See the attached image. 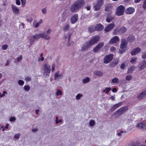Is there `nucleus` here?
I'll return each mask as SVG.
<instances>
[{"label":"nucleus","mask_w":146,"mask_h":146,"mask_svg":"<svg viewBox=\"0 0 146 146\" xmlns=\"http://www.w3.org/2000/svg\"><path fill=\"white\" fill-rule=\"evenodd\" d=\"M111 8L110 7L107 6L105 7V10L106 11H109L110 13L111 14L112 13L111 11L110 10Z\"/></svg>","instance_id":"nucleus-43"},{"label":"nucleus","mask_w":146,"mask_h":146,"mask_svg":"<svg viewBox=\"0 0 146 146\" xmlns=\"http://www.w3.org/2000/svg\"><path fill=\"white\" fill-rule=\"evenodd\" d=\"M104 29V26L100 23L97 24L95 27V30L96 31H100Z\"/></svg>","instance_id":"nucleus-19"},{"label":"nucleus","mask_w":146,"mask_h":146,"mask_svg":"<svg viewBox=\"0 0 146 146\" xmlns=\"http://www.w3.org/2000/svg\"><path fill=\"white\" fill-rule=\"evenodd\" d=\"M137 127L139 129H141L144 130L146 129L145 125L142 123L138 124L137 125Z\"/></svg>","instance_id":"nucleus-20"},{"label":"nucleus","mask_w":146,"mask_h":146,"mask_svg":"<svg viewBox=\"0 0 146 146\" xmlns=\"http://www.w3.org/2000/svg\"><path fill=\"white\" fill-rule=\"evenodd\" d=\"M12 11L13 13L14 14L17 15L19 14L20 10L19 8L14 5H12Z\"/></svg>","instance_id":"nucleus-9"},{"label":"nucleus","mask_w":146,"mask_h":146,"mask_svg":"<svg viewBox=\"0 0 146 146\" xmlns=\"http://www.w3.org/2000/svg\"><path fill=\"white\" fill-rule=\"evenodd\" d=\"M133 76L131 75H128L125 77V79L127 81H129L132 79Z\"/></svg>","instance_id":"nucleus-32"},{"label":"nucleus","mask_w":146,"mask_h":146,"mask_svg":"<svg viewBox=\"0 0 146 146\" xmlns=\"http://www.w3.org/2000/svg\"><path fill=\"white\" fill-rule=\"evenodd\" d=\"M22 59V56L20 55L19 57H18L17 58V61L18 62L20 61Z\"/></svg>","instance_id":"nucleus-59"},{"label":"nucleus","mask_w":146,"mask_h":146,"mask_svg":"<svg viewBox=\"0 0 146 146\" xmlns=\"http://www.w3.org/2000/svg\"><path fill=\"white\" fill-rule=\"evenodd\" d=\"M21 2V6L22 7H24L26 4V1L25 0H20Z\"/></svg>","instance_id":"nucleus-46"},{"label":"nucleus","mask_w":146,"mask_h":146,"mask_svg":"<svg viewBox=\"0 0 146 146\" xmlns=\"http://www.w3.org/2000/svg\"><path fill=\"white\" fill-rule=\"evenodd\" d=\"M90 79L89 77H87L83 80V83L84 84H86L89 82L90 81Z\"/></svg>","instance_id":"nucleus-33"},{"label":"nucleus","mask_w":146,"mask_h":146,"mask_svg":"<svg viewBox=\"0 0 146 146\" xmlns=\"http://www.w3.org/2000/svg\"><path fill=\"white\" fill-rule=\"evenodd\" d=\"M18 83L20 86H23L24 84V82L22 80H19L18 81Z\"/></svg>","instance_id":"nucleus-41"},{"label":"nucleus","mask_w":146,"mask_h":146,"mask_svg":"<svg viewBox=\"0 0 146 146\" xmlns=\"http://www.w3.org/2000/svg\"><path fill=\"white\" fill-rule=\"evenodd\" d=\"M127 42L125 39H123L121 40V43L120 45V48L122 49L119 50L120 53L123 54L125 51L126 50L125 48L127 47Z\"/></svg>","instance_id":"nucleus-4"},{"label":"nucleus","mask_w":146,"mask_h":146,"mask_svg":"<svg viewBox=\"0 0 146 146\" xmlns=\"http://www.w3.org/2000/svg\"><path fill=\"white\" fill-rule=\"evenodd\" d=\"M40 38L44 39L46 40H49L50 39L49 36L45 33H40L35 35H33L31 37L30 42L31 44H33L36 40H37Z\"/></svg>","instance_id":"nucleus-1"},{"label":"nucleus","mask_w":146,"mask_h":146,"mask_svg":"<svg viewBox=\"0 0 146 146\" xmlns=\"http://www.w3.org/2000/svg\"><path fill=\"white\" fill-rule=\"evenodd\" d=\"M115 27V25L113 23H111L108 25L105 29L104 30L106 32H109L112 30Z\"/></svg>","instance_id":"nucleus-16"},{"label":"nucleus","mask_w":146,"mask_h":146,"mask_svg":"<svg viewBox=\"0 0 146 146\" xmlns=\"http://www.w3.org/2000/svg\"><path fill=\"white\" fill-rule=\"evenodd\" d=\"M114 17L111 16H109L107 18L106 21L107 22L109 23L114 19Z\"/></svg>","instance_id":"nucleus-37"},{"label":"nucleus","mask_w":146,"mask_h":146,"mask_svg":"<svg viewBox=\"0 0 146 146\" xmlns=\"http://www.w3.org/2000/svg\"><path fill=\"white\" fill-rule=\"evenodd\" d=\"M135 67L134 66H131L129 68L127 71V73L128 74L131 73L133 72V71L135 70Z\"/></svg>","instance_id":"nucleus-27"},{"label":"nucleus","mask_w":146,"mask_h":146,"mask_svg":"<svg viewBox=\"0 0 146 146\" xmlns=\"http://www.w3.org/2000/svg\"><path fill=\"white\" fill-rule=\"evenodd\" d=\"M88 30L90 32H92L94 31V28L93 26H91L88 28Z\"/></svg>","instance_id":"nucleus-47"},{"label":"nucleus","mask_w":146,"mask_h":146,"mask_svg":"<svg viewBox=\"0 0 146 146\" xmlns=\"http://www.w3.org/2000/svg\"><path fill=\"white\" fill-rule=\"evenodd\" d=\"M89 45L88 43H85L82 48V50L84 51L86 50L89 47Z\"/></svg>","instance_id":"nucleus-30"},{"label":"nucleus","mask_w":146,"mask_h":146,"mask_svg":"<svg viewBox=\"0 0 146 146\" xmlns=\"http://www.w3.org/2000/svg\"><path fill=\"white\" fill-rule=\"evenodd\" d=\"M113 55L110 54L107 55L104 59V62L105 63L107 64L111 61L113 58Z\"/></svg>","instance_id":"nucleus-10"},{"label":"nucleus","mask_w":146,"mask_h":146,"mask_svg":"<svg viewBox=\"0 0 146 146\" xmlns=\"http://www.w3.org/2000/svg\"><path fill=\"white\" fill-rule=\"evenodd\" d=\"M100 39L98 36H95L92 37L89 41V44L90 45H92L98 41Z\"/></svg>","instance_id":"nucleus-8"},{"label":"nucleus","mask_w":146,"mask_h":146,"mask_svg":"<svg viewBox=\"0 0 146 146\" xmlns=\"http://www.w3.org/2000/svg\"><path fill=\"white\" fill-rule=\"evenodd\" d=\"M85 8L87 10H89L91 8V6L90 5H87L85 6Z\"/></svg>","instance_id":"nucleus-57"},{"label":"nucleus","mask_w":146,"mask_h":146,"mask_svg":"<svg viewBox=\"0 0 146 146\" xmlns=\"http://www.w3.org/2000/svg\"><path fill=\"white\" fill-rule=\"evenodd\" d=\"M123 133V131H120V132L119 133H117V135L118 136H121L122 134V133Z\"/></svg>","instance_id":"nucleus-64"},{"label":"nucleus","mask_w":146,"mask_h":146,"mask_svg":"<svg viewBox=\"0 0 146 146\" xmlns=\"http://www.w3.org/2000/svg\"><path fill=\"white\" fill-rule=\"evenodd\" d=\"M43 54L41 53L40 54V57L38 58V60L39 61H42L44 60V58L43 57Z\"/></svg>","instance_id":"nucleus-45"},{"label":"nucleus","mask_w":146,"mask_h":146,"mask_svg":"<svg viewBox=\"0 0 146 146\" xmlns=\"http://www.w3.org/2000/svg\"><path fill=\"white\" fill-rule=\"evenodd\" d=\"M146 96V90L141 93L137 96V98L141 100L143 98Z\"/></svg>","instance_id":"nucleus-22"},{"label":"nucleus","mask_w":146,"mask_h":146,"mask_svg":"<svg viewBox=\"0 0 146 146\" xmlns=\"http://www.w3.org/2000/svg\"><path fill=\"white\" fill-rule=\"evenodd\" d=\"M71 34L69 33H68L65 35L63 38V40L65 43L67 45H70L69 41Z\"/></svg>","instance_id":"nucleus-7"},{"label":"nucleus","mask_w":146,"mask_h":146,"mask_svg":"<svg viewBox=\"0 0 146 146\" xmlns=\"http://www.w3.org/2000/svg\"><path fill=\"white\" fill-rule=\"evenodd\" d=\"M111 89L110 87H106L103 90V91L106 94H108L109 93V91H110Z\"/></svg>","instance_id":"nucleus-31"},{"label":"nucleus","mask_w":146,"mask_h":146,"mask_svg":"<svg viewBox=\"0 0 146 146\" xmlns=\"http://www.w3.org/2000/svg\"><path fill=\"white\" fill-rule=\"evenodd\" d=\"M7 94V92L6 91H3V94H2V95L1 96V98L3 97V96H5V95L6 94Z\"/></svg>","instance_id":"nucleus-60"},{"label":"nucleus","mask_w":146,"mask_h":146,"mask_svg":"<svg viewBox=\"0 0 146 146\" xmlns=\"http://www.w3.org/2000/svg\"><path fill=\"white\" fill-rule=\"evenodd\" d=\"M52 32V30L51 29H48L47 32V34H46L45 33H45L47 35V36H49L48 35H50V33Z\"/></svg>","instance_id":"nucleus-49"},{"label":"nucleus","mask_w":146,"mask_h":146,"mask_svg":"<svg viewBox=\"0 0 146 146\" xmlns=\"http://www.w3.org/2000/svg\"><path fill=\"white\" fill-rule=\"evenodd\" d=\"M119 79L116 77L114 78H113L111 82V84H115L118 82L119 81Z\"/></svg>","instance_id":"nucleus-29"},{"label":"nucleus","mask_w":146,"mask_h":146,"mask_svg":"<svg viewBox=\"0 0 146 146\" xmlns=\"http://www.w3.org/2000/svg\"><path fill=\"white\" fill-rule=\"evenodd\" d=\"M146 66V60H143L142 61L139 65V70H140L144 69Z\"/></svg>","instance_id":"nucleus-11"},{"label":"nucleus","mask_w":146,"mask_h":146,"mask_svg":"<svg viewBox=\"0 0 146 146\" xmlns=\"http://www.w3.org/2000/svg\"><path fill=\"white\" fill-rule=\"evenodd\" d=\"M127 108L126 107H122L119 108L116 112L119 115L122 114L124 112L127 111Z\"/></svg>","instance_id":"nucleus-21"},{"label":"nucleus","mask_w":146,"mask_h":146,"mask_svg":"<svg viewBox=\"0 0 146 146\" xmlns=\"http://www.w3.org/2000/svg\"><path fill=\"white\" fill-rule=\"evenodd\" d=\"M142 7L144 9H146V0L144 1Z\"/></svg>","instance_id":"nucleus-52"},{"label":"nucleus","mask_w":146,"mask_h":146,"mask_svg":"<svg viewBox=\"0 0 146 146\" xmlns=\"http://www.w3.org/2000/svg\"><path fill=\"white\" fill-rule=\"evenodd\" d=\"M103 4V0H98L96 2V4L93 7L94 10L96 11L100 10Z\"/></svg>","instance_id":"nucleus-6"},{"label":"nucleus","mask_w":146,"mask_h":146,"mask_svg":"<svg viewBox=\"0 0 146 146\" xmlns=\"http://www.w3.org/2000/svg\"><path fill=\"white\" fill-rule=\"evenodd\" d=\"M135 39V37L134 36L132 35H131L129 36L127 38L128 40L130 42H133Z\"/></svg>","instance_id":"nucleus-26"},{"label":"nucleus","mask_w":146,"mask_h":146,"mask_svg":"<svg viewBox=\"0 0 146 146\" xmlns=\"http://www.w3.org/2000/svg\"><path fill=\"white\" fill-rule=\"evenodd\" d=\"M47 9L46 8H43L42 10V12L43 14H45L46 13Z\"/></svg>","instance_id":"nucleus-54"},{"label":"nucleus","mask_w":146,"mask_h":146,"mask_svg":"<svg viewBox=\"0 0 146 146\" xmlns=\"http://www.w3.org/2000/svg\"><path fill=\"white\" fill-rule=\"evenodd\" d=\"M125 7L122 5L118 7L116 10L115 14L116 15L119 16L123 15L124 13Z\"/></svg>","instance_id":"nucleus-5"},{"label":"nucleus","mask_w":146,"mask_h":146,"mask_svg":"<svg viewBox=\"0 0 146 146\" xmlns=\"http://www.w3.org/2000/svg\"><path fill=\"white\" fill-rule=\"evenodd\" d=\"M16 4L18 5H19L21 4V2L19 0H15Z\"/></svg>","instance_id":"nucleus-58"},{"label":"nucleus","mask_w":146,"mask_h":146,"mask_svg":"<svg viewBox=\"0 0 146 146\" xmlns=\"http://www.w3.org/2000/svg\"><path fill=\"white\" fill-rule=\"evenodd\" d=\"M125 63H126V62H123L121 64L120 66V68L121 69H124L126 66Z\"/></svg>","instance_id":"nucleus-50"},{"label":"nucleus","mask_w":146,"mask_h":146,"mask_svg":"<svg viewBox=\"0 0 146 146\" xmlns=\"http://www.w3.org/2000/svg\"><path fill=\"white\" fill-rule=\"evenodd\" d=\"M16 118L15 117H12L10 118L9 121H15Z\"/></svg>","instance_id":"nucleus-56"},{"label":"nucleus","mask_w":146,"mask_h":146,"mask_svg":"<svg viewBox=\"0 0 146 146\" xmlns=\"http://www.w3.org/2000/svg\"><path fill=\"white\" fill-rule=\"evenodd\" d=\"M62 94V91L59 89L57 90L56 94L57 96H61Z\"/></svg>","instance_id":"nucleus-38"},{"label":"nucleus","mask_w":146,"mask_h":146,"mask_svg":"<svg viewBox=\"0 0 146 146\" xmlns=\"http://www.w3.org/2000/svg\"><path fill=\"white\" fill-rule=\"evenodd\" d=\"M95 124V122L93 120H91L89 122V125L90 127H93Z\"/></svg>","instance_id":"nucleus-34"},{"label":"nucleus","mask_w":146,"mask_h":146,"mask_svg":"<svg viewBox=\"0 0 146 146\" xmlns=\"http://www.w3.org/2000/svg\"><path fill=\"white\" fill-rule=\"evenodd\" d=\"M122 105V102H119L117 104L114 105L112 106L111 107V111H113L115 110V109L119 107L120 106Z\"/></svg>","instance_id":"nucleus-23"},{"label":"nucleus","mask_w":146,"mask_h":146,"mask_svg":"<svg viewBox=\"0 0 146 146\" xmlns=\"http://www.w3.org/2000/svg\"><path fill=\"white\" fill-rule=\"evenodd\" d=\"M42 70L43 71V74L44 76H48L51 71L50 65L47 64H44L42 68Z\"/></svg>","instance_id":"nucleus-3"},{"label":"nucleus","mask_w":146,"mask_h":146,"mask_svg":"<svg viewBox=\"0 0 146 146\" xmlns=\"http://www.w3.org/2000/svg\"><path fill=\"white\" fill-rule=\"evenodd\" d=\"M85 4L83 0H79L75 2L70 7V9L72 12H75L78 11Z\"/></svg>","instance_id":"nucleus-2"},{"label":"nucleus","mask_w":146,"mask_h":146,"mask_svg":"<svg viewBox=\"0 0 146 146\" xmlns=\"http://www.w3.org/2000/svg\"><path fill=\"white\" fill-rule=\"evenodd\" d=\"M56 124H58L59 123H61L62 121V119H58V116L56 117Z\"/></svg>","instance_id":"nucleus-42"},{"label":"nucleus","mask_w":146,"mask_h":146,"mask_svg":"<svg viewBox=\"0 0 146 146\" xmlns=\"http://www.w3.org/2000/svg\"><path fill=\"white\" fill-rule=\"evenodd\" d=\"M119 39L118 36H115L111 38L109 42L110 44H113L119 41Z\"/></svg>","instance_id":"nucleus-18"},{"label":"nucleus","mask_w":146,"mask_h":146,"mask_svg":"<svg viewBox=\"0 0 146 146\" xmlns=\"http://www.w3.org/2000/svg\"><path fill=\"white\" fill-rule=\"evenodd\" d=\"M62 21H64L67 17V15L66 12H64L62 15Z\"/></svg>","instance_id":"nucleus-40"},{"label":"nucleus","mask_w":146,"mask_h":146,"mask_svg":"<svg viewBox=\"0 0 146 146\" xmlns=\"http://www.w3.org/2000/svg\"><path fill=\"white\" fill-rule=\"evenodd\" d=\"M83 97V95L80 94H78L76 96V99L77 100H79L80 99V98Z\"/></svg>","instance_id":"nucleus-36"},{"label":"nucleus","mask_w":146,"mask_h":146,"mask_svg":"<svg viewBox=\"0 0 146 146\" xmlns=\"http://www.w3.org/2000/svg\"><path fill=\"white\" fill-rule=\"evenodd\" d=\"M104 45L103 42H101L99 43L93 49V51L94 52H96L98 51L101 48V47Z\"/></svg>","instance_id":"nucleus-13"},{"label":"nucleus","mask_w":146,"mask_h":146,"mask_svg":"<svg viewBox=\"0 0 146 146\" xmlns=\"http://www.w3.org/2000/svg\"><path fill=\"white\" fill-rule=\"evenodd\" d=\"M27 20L28 22L29 23H31V22L33 20V19L32 17H31L29 19H27Z\"/></svg>","instance_id":"nucleus-63"},{"label":"nucleus","mask_w":146,"mask_h":146,"mask_svg":"<svg viewBox=\"0 0 146 146\" xmlns=\"http://www.w3.org/2000/svg\"><path fill=\"white\" fill-rule=\"evenodd\" d=\"M127 31V28L125 27H121L119 31L118 32H119L121 33H123Z\"/></svg>","instance_id":"nucleus-28"},{"label":"nucleus","mask_w":146,"mask_h":146,"mask_svg":"<svg viewBox=\"0 0 146 146\" xmlns=\"http://www.w3.org/2000/svg\"><path fill=\"white\" fill-rule=\"evenodd\" d=\"M59 71H58L55 73L54 75L55 80H57L59 78H61L62 76V74H59Z\"/></svg>","instance_id":"nucleus-25"},{"label":"nucleus","mask_w":146,"mask_h":146,"mask_svg":"<svg viewBox=\"0 0 146 146\" xmlns=\"http://www.w3.org/2000/svg\"><path fill=\"white\" fill-rule=\"evenodd\" d=\"M8 47L7 44H4L2 46V48L3 50H6L7 48Z\"/></svg>","instance_id":"nucleus-48"},{"label":"nucleus","mask_w":146,"mask_h":146,"mask_svg":"<svg viewBox=\"0 0 146 146\" xmlns=\"http://www.w3.org/2000/svg\"><path fill=\"white\" fill-rule=\"evenodd\" d=\"M78 19V14H75L73 15L71 17L70 22L72 24L75 23Z\"/></svg>","instance_id":"nucleus-12"},{"label":"nucleus","mask_w":146,"mask_h":146,"mask_svg":"<svg viewBox=\"0 0 146 146\" xmlns=\"http://www.w3.org/2000/svg\"><path fill=\"white\" fill-rule=\"evenodd\" d=\"M137 57H133L131 58L130 62L132 64H134L137 61Z\"/></svg>","instance_id":"nucleus-39"},{"label":"nucleus","mask_w":146,"mask_h":146,"mask_svg":"<svg viewBox=\"0 0 146 146\" xmlns=\"http://www.w3.org/2000/svg\"><path fill=\"white\" fill-rule=\"evenodd\" d=\"M115 50H116V49H115V48L113 46H112V47H111L110 48V50L111 51H112V52L115 51Z\"/></svg>","instance_id":"nucleus-61"},{"label":"nucleus","mask_w":146,"mask_h":146,"mask_svg":"<svg viewBox=\"0 0 146 146\" xmlns=\"http://www.w3.org/2000/svg\"><path fill=\"white\" fill-rule=\"evenodd\" d=\"M43 22V20L41 19H40L36 23V21H35L33 23V26L35 28L38 27Z\"/></svg>","instance_id":"nucleus-14"},{"label":"nucleus","mask_w":146,"mask_h":146,"mask_svg":"<svg viewBox=\"0 0 146 146\" xmlns=\"http://www.w3.org/2000/svg\"><path fill=\"white\" fill-rule=\"evenodd\" d=\"M20 136V134L19 133H17L14 135V137L16 139H18Z\"/></svg>","instance_id":"nucleus-51"},{"label":"nucleus","mask_w":146,"mask_h":146,"mask_svg":"<svg viewBox=\"0 0 146 146\" xmlns=\"http://www.w3.org/2000/svg\"><path fill=\"white\" fill-rule=\"evenodd\" d=\"M142 57L143 58H146V51L143 54Z\"/></svg>","instance_id":"nucleus-62"},{"label":"nucleus","mask_w":146,"mask_h":146,"mask_svg":"<svg viewBox=\"0 0 146 146\" xmlns=\"http://www.w3.org/2000/svg\"><path fill=\"white\" fill-rule=\"evenodd\" d=\"M55 64H53L52 65V71L53 72L55 70Z\"/></svg>","instance_id":"nucleus-55"},{"label":"nucleus","mask_w":146,"mask_h":146,"mask_svg":"<svg viewBox=\"0 0 146 146\" xmlns=\"http://www.w3.org/2000/svg\"><path fill=\"white\" fill-rule=\"evenodd\" d=\"M94 73L96 75L99 76H102L103 75V73L102 72L98 71H95L94 72Z\"/></svg>","instance_id":"nucleus-35"},{"label":"nucleus","mask_w":146,"mask_h":146,"mask_svg":"<svg viewBox=\"0 0 146 146\" xmlns=\"http://www.w3.org/2000/svg\"><path fill=\"white\" fill-rule=\"evenodd\" d=\"M31 78L30 77L27 76L25 78V80L27 82H29L31 80Z\"/></svg>","instance_id":"nucleus-53"},{"label":"nucleus","mask_w":146,"mask_h":146,"mask_svg":"<svg viewBox=\"0 0 146 146\" xmlns=\"http://www.w3.org/2000/svg\"><path fill=\"white\" fill-rule=\"evenodd\" d=\"M141 51V48L137 47L135 48L131 53V54L132 56L136 55L139 53Z\"/></svg>","instance_id":"nucleus-17"},{"label":"nucleus","mask_w":146,"mask_h":146,"mask_svg":"<svg viewBox=\"0 0 146 146\" xmlns=\"http://www.w3.org/2000/svg\"><path fill=\"white\" fill-rule=\"evenodd\" d=\"M24 89L26 91H28L30 89V87L29 86L26 85L24 86Z\"/></svg>","instance_id":"nucleus-44"},{"label":"nucleus","mask_w":146,"mask_h":146,"mask_svg":"<svg viewBox=\"0 0 146 146\" xmlns=\"http://www.w3.org/2000/svg\"><path fill=\"white\" fill-rule=\"evenodd\" d=\"M135 11V9L133 7H129L127 8L125 10V12L127 14H131Z\"/></svg>","instance_id":"nucleus-15"},{"label":"nucleus","mask_w":146,"mask_h":146,"mask_svg":"<svg viewBox=\"0 0 146 146\" xmlns=\"http://www.w3.org/2000/svg\"><path fill=\"white\" fill-rule=\"evenodd\" d=\"M69 24L68 23H65L62 27V30L64 31H66L69 29Z\"/></svg>","instance_id":"nucleus-24"}]
</instances>
